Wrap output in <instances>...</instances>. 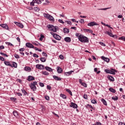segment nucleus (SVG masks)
Masks as SVG:
<instances>
[{
    "label": "nucleus",
    "instance_id": "nucleus-1",
    "mask_svg": "<svg viewBox=\"0 0 125 125\" xmlns=\"http://www.w3.org/2000/svg\"><path fill=\"white\" fill-rule=\"evenodd\" d=\"M78 40L81 42H88V38L83 36V35L80 34L78 37Z\"/></svg>",
    "mask_w": 125,
    "mask_h": 125
},
{
    "label": "nucleus",
    "instance_id": "nucleus-2",
    "mask_svg": "<svg viewBox=\"0 0 125 125\" xmlns=\"http://www.w3.org/2000/svg\"><path fill=\"white\" fill-rule=\"evenodd\" d=\"M38 84V82H33V83H31L30 85H29L30 88L33 91H36L37 90V87L36 85Z\"/></svg>",
    "mask_w": 125,
    "mask_h": 125
},
{
    "label": "nucleus",
    "instance_id": "nucleus-3",
    "mask_svg": "<svg viewBox=\"0 0 125 125\" xmlns=\"http://www.w3.org/2000/svg\"><path fill=\"white\" fill-rule=\"evenodd\" d=\"M43 15L45 18L50 20V21H54V18L53 17H52V16L45 13H43Z\"/></svg>",
    "mask_w": 125,
    "mask_h": 125
},
{
    "label": "nucleus",
    "instance_id": "nucleus-4",
    "mask_svg": "<svg viewBox=\"0 0 125 125\" xmlns=\"http://www.w3.org/2000/svg\"><path fill=\"white\" fill-rule=\"evenodd\" d=\"M35 3L41 4V3H42V1H41V0H33L30 3V5L35 6Z\"/></svg>",
    "mask_w": 125,
    "mask_h": 125
},
{
    "label": "nucleus",
    "instance_id": "nucleus-5",
    "mask_svg": "<svg viewBox=\"0 0 125 125\" xmlns=\"http://www.w3.org/2000/svg\"><path fill=\"white\" fill-rule=\"evenodd\" d=\"M50 34L52 35L53 37L58 41H60L61 40V37L53 32H50Z\"/></svg>",
    "mask_w": 125,
    "mask_h": 125
},
{
    "label": "nucleus",
    "instance_id": "nucleus-6",
    "mask_svg": "<svg viewBox=\"0 0 125 125\" xmlns=\"http://www.w3.org/2000/svg\"><path fill=\"white\" fill-rule=\"evenodd\" d=\"M36 68L39 70H43L44 69V65L42 64H38L36 65Z\"/></svg>",
    "mask_w": 125,
    "mask_h": 125
},
{
    "label": "nucleus",
    "instance_id": "nucleus-7",
    "mask_svg": "<svg viewBox=\"0 0 125 125\" xmlns=\"http://www.w3.org/2000/svg\"><path fill=\"white\" fill-rule=\"evenodd\" d=\"M98 23L94 21H92L87 24V26H89V27H93V26H98Z\"/></svg>",
    "mask_w": 125,
    "mask_h": 125
},
{
    "label": "nucleus",
    "instance_id": "nucleus-8",
    "mask_svg": "<svg viewBox=\"0 0 125 125\" xmlns=\"http://www.w3.org/2000/svg\"><path fill=\"white\" fill-rule=\"evenodd\" d=\"M69 106L70 107H71V108H73L74 109H77L78 108V105L73 102H71L70 103V104L69 105Z\"/></svg>",
    "mask_w": 125,
    "mask_h": 125
},
{
    "label": "nucleus",
    "instance_id": "nucleus-9",
    "mask_svg": "<svg viewBox=\"0 0 125 125\" xmlns=\"http://www.w3.org/2000/svg\"><path fill=\"white\" fill-rule=\"evenodd\" d=\"M25 46L26 47H28V48H35V47L33 46V45L29 42L26 43Z\"/></svg>",
    "mask_w": 125,
    "mask_h": 125
},
{
    "label": "nucleus",
    "instance_id": "nucleus-10",
    "mask_svg": "<svg viewBox=\"0 0 125 125\" xmlns=\"http://www.w3.org/2000/svg\"><path fill=\"white\" fill-rule=\"evenodd\" d=\"M104 34L108 35L109 37H111L112 38H115V35H113V34L109 31H105Z\"/></svg>",
    "mask_w": 125,
    "mask_h": 125
},
{
    "label": "nucleus",
    "instance_id": "nucleus-11",
    "mask_svg": "<svg viewBox=\"0 0 125 125\" xmlns=\"http://www.w3.org/2000/svg\"><path fill=\"white\" fill-rule=\"evenodd\" d=\"M15 24H16V25H17V26H18L19 27H20V28H23L24 25H23V24H22L20 22H14Z\"/></svg>",
    "mask_w": 125,
    "mask_h": 125
},
{
    "label": "nucleus",
    "instance_id": "nucleus-12",
    "mask_svg": "<svg viewBox=\"0 0 125 125\" xmlns=\"http://www.w3.org/2000/svg\"><path fill=\"white\" fill-rule=\"evenodd\" d=\"M72 73H74V71L71 70L70 71H68L67 72L64 73V76H71L72 75Z\"/></svg>",
    "mask_w": 125,
    "mask_h": 125
},
{
    "label": "nucleus",
    "instance_id": "nucleus-13",
    "mask_svg": "<svg viewBox=\"0 0 125 125\" xmlns=\"http://www.w3.org/2000/svg\"><path fill=\"white\" fill-rule=\"evenodd\" d=\"M0 26L2 27V28L5 29V30H8V26L6 24H0Z\"/></svg>",
    "mask_w": 125,
    "mask_h": 125
},
{
    "label": "nucleus",
    "instance_id": "nucleus-14",
    "mask_svg": "<svg viewBox=\"0 0 125 125\" xmlns=\"http://www.w3.org/2000/svg\"><path fill=\"white\" fill-rule=\"evenodd\" d=\"M101 59L105 61V62H109L110 61V59L109 58L105 57L104 56H102L101 57Z\"/></svg>",
    "mask_w": 125,
    "mask_h": 125
},
{
    "label": "nucleus",
    "instance_id": "nucleus-15",
    "mask_svg": "<svg viewBox=\"0 0 125 125\" xmlns=\"http://www.w3.org/2000/svg\"><path fill=\"white\" fill-rule=\"evenodd\" d=\"M27 81L28 82H31V81H35V77L32 76H29L28 77Z\"/></svg>",
    "mask_w": 125,
    "mask_h": 125
},
{
    "label": "nucleus",
    "instance_id": "nucleus-16",
    "mask_svg": "<svg viewBox=\"0 0 125 125\" xmlns=\"http://www.w3.org/2000/svg\"><path fill=\"white\" fill-rule=\"evenodd\" d=\"M24 69V71H26V72H31L32 70L31 67L29 66H25Z\"/></svg>",
    "mask_w": 125,
    "mask_h": 125
},
{
    "label": "nucleus",
    "instance_id": "nucleus-17",
    "mask_svg": "<svg viewBox=\"0 0 125 125\" xmlns=\"http://www.w3.org/2000/svg\"><path fill=\"white\" fill-rule=\"evenodd\" d=\"M53 25H51V24H48L46 26V27L48 28V29L52 31V29L53 28Z\"/></svg>",
    "mask_w": 125,
    "mask_h": 125
},
{
    "label": "nucleus",
    "instance_id": "nucleus-18",
    "mask_svg": "<svg viewBox=\"0 0 125 125\" xmlns=\"http://www.w3.org/2000/svg\"><path fill=\"white\" fill-rule=\"evenodd\" d=\"M116 73H117V70L114 69H111L110 70V74L111 75H116Z\"/></svg>",
    "mask_w": 125,
    "mask_h": 125
},
{
    "label": "nucleus",
    "instance_id": "nucleus-19",
    "mask_svg": "<svg viewBox=\"0 0 125 125\" xmlns=\"http://www.w3.org/2000/svg\"><path fill=\"white\" fill-rule=\"evenodd\" d=\"M64 40L65 42H71V38L70 37H65Z\"/></svg>",
    "mask_w": 125,
    "mask_h": 125
},
{
    "label": "nucleus",
    "instance_id": "nucleus-20",
    "mask_svg": "<svg viewBox=\"0 0 125 125\" xmlns=\"http://www.w3.org/2000/svg\"><path fill=\"white\" fill-rule=\"evenodd\" d=\"M53 78L55 80V81H61V78L60 77H58L57 76L54 75L53 76Z\"/></svg>",
    "mask_w": 125,
    "mask_h": 125
},
{
    "label": "nucleus",
    "instance_id": "nucleus-21",
    "mask_svg": "<svg viewBox=\"0 0 125 125\" xmlns=\"http://www.w3.org/2000/svg\"><path fill=\"white\" fill-rule=\"evenodd\" d=\"M57 30H58V27L54 26L53 27L52 32H54V33H56V32H57Z\"/></svg>",
    "mask_w": 125,
    "mask_h": 125
},
{
    "label": "nucleus",
    "instance_id": "nucleus-22",
    "mask_svg": "<svg viewBox=\"0 0 125 125\" xmlns=\"http://www.w3.org/2000/svg\"><path fill=\"white\" fill-rule=\"evenodd\" d=\"M57 70L58 74H61V73H62V71H63L62 68H61L60 66L57 67Z\"/></svg>",
    "mask_w": 125,
    "mask_h": 125
},
{
    "label": "nucleus",
    "instance_id": "nucleus-23",
    "mask_svg": "<svg viewBox=\"0 0 125 125\" xmlns=\"http://www.w3.org/2000/svg\"><path fill=\"white\" fill-rule=\"evenodd\" d=\"M4 63L6 66H10V67H12V64H11L9 62L5 61Z\"/></svg>",
    "mask_w": 125,
    "mask_h": 125
},
{
    "label": "nucleus",
    "instance_id": "nucleus-24",
    "mask_svg": "<svg viewBox=\"0 0 125 125\" xmlns=\"http://www.w3.org/2000/svg\"><path fill=\"white\" fill-rule=\"evenodd\" d=\"M69 29L67 28H63V32L64 33V34H69Z\"/></svg>",
    "mask_w": 125,
    "mask_h": 125
},
{
    "label": "nucleus",
    "instance_id": "nucleus-25",
    "mask_svg": "<svg viewBox=\"0 0 125 125\" xmlns=\"http://www.w3.org/2000/svg\"><path fill=\"white\" fill-rule=\"evenodd\" d=\"M13 114L14 117H16V118H17V117H18V112L16 110H15L13 112Z\"/></svg>",
    "mask_w": 125,
    "mask_h": 125
},
{
    "label": "nucleus",
    "instance_id": "nucleus-26",
    "mask_svg": "<svg viewBox=\"0 0 125 125\" xmlns=\"http://www.w3.org/2000/svg\"><path fill=\"white\" fill-rule=\"evenodd\" d=\"M33 9H34V11H35V12H39V11H40L41 10L40 8H39V7H34Z\"/></svg>",
    "mask_w": 125,
    "mask_h": 125
},
{
    "label": "nucleus",
    "instance_id": "nucleus-27",
    "mask_svg": "<svg viewBox=\"0 0 125 125\" xmlns=\"http://www.w3.org/2000/svg\"><path fill=\"white\" fill-rule=\"evenodd\" d=\"M45 69L46 70V71H48L49 72H52V68L48 66H45Z\"/></svg>",
    "mask_w": 125,
    "mask_h": 125
},
{
    "label": "nucleus",
    "instance_id": "nucleus-28",
    "mask_svg": "<svg viewBox=\"0 0 125 125\" xmlns=\"http://www.w3.org/2000/svg\"><path fill=\"white\" fill-rule=\"evenodd\" d=\"M101 101L103 103L104 105H105V106H107V102H106V100H105V99H102Z\"/></svg>",
    "mask_w": 125,
    "mask_h": 125
},
{
    "label": "nucleus",
    "instance_id": "nucleus-29",
    "mask_svg": "<svg viewBox=\"0 0 125 125\" xmlns=\"http://www.w3.org/2000/svg\"><path fill=\"white\" fill-rule=\"evenodd\" d=\"M108 89H109V91H110V92H112V93H116V90H115L113 88H109Z\"/></svg>",
    "mask_w": 125,
    "mask_h": 125
},
{
    "label": "nucleus",
    "instance_id": "nucleus-30",
    "mask_svg": "<svg viewBox=\"0 0 125 125\" xmlns=\"http://www.w3.org/2000/svg\"><path fill=\"white\" fill-rule=\"evenodd\" d=\"M111 99H112V100H114V101H117L118 99H119V97H118V96H115L112 97Z\"/></svg>",
    "mask_w": 125,
    "mask_h": 125
},
{
    "label": "nucleus",
    "instance_id": "nucleus-31",
    "mask_svg": "<svg viewBox=\"0 0 125 125\" xmlns=\"http://www.w3.org/2000/svg\"><path fill=\"white\" fill-rule=\"evenodd\" d=\"M40 60L42 62H44L46 61V59L45 58H41Z\"/></svg>",
    "mask_w": 125,
    "mask_h": 125
},
{
    "label": "nucleus",
    "instance_id": "nucleus-32",
    "mask_svg": "<svg viewBox=\"0 0 125 125\" xmlns=\"http://www.w3.org/2000/svg\"><path fill=\"white\" fill-rule=\"evenodd\" d=\"M66 91H67V92H68V93H69V94L71 96H73V94H72V91H71L70 90V89H66Z\"/></svg>",
    "mask_w": 125,
    "mask_h": 125
},
{
    "label": "nucleus",
    "instance_id": "nucleus-33",
    "mask_svg": "<svg viewBox=\"0 0 125 125\" xmlns=\"http://www.w3.org/2000/svg\"><path fill=\"white\" fill-rule=\"evenodd\" d=\"M85 32L87 33H90L91 34H92L93 33V31L91 30V29H85Z\"/></svg>",
    "mask_w": 125,
    "mask_h": 125
},
{
    "label": "nucleus",
    "instance_id": "nucleus-34",
    "mask_svg": "<svg viewBox=\"0 0 125 125\" xmlns=\"http://www.w3.org/2000/svg\"><path fill=\"white\" fill-rule=\"evenodd\" d=\"M109 80L111 81V82H114L115 81V79H114V77L112 76H109L108 78Z\"/></svg>",
    "mask_w": 125,
    "mask_h": 125
},
{
    "label": "nucleus",
    "instance_id": "nucleus-35",
    "mask_svg": "<svg viewBox=\"0 0 125 125\" xmlns=\"http://www.w3.org/2000/svg\"><path fill=\"white\" fill-rule=\"evenodd\" d=\"M61 97H62L63 99H66L67 98V96L63 94H61Z\"/></svg>",
    "mask_w": 125,
    "mask_h": 125
},
{
    "label": "nucleus",
    "instance_id": "nucleus-36",
    "mask_svg": "<svg viewBox=\"0 0 125 125\" xmlns=\"http://www.w3.org/2000/svg\"><path fill=\"white\" fill-rule=\"evenodd\" d=\"M21 91L22 93H24V95H27V94H28V93H27L24 89H21Z\"/></svg>",
    "mask_w": 125,
    "mask_h": 125
},
{
    "label": "nucleus",
    "instance_id": "nucleus-37",
    "mask_svg": "<svg viewBox=\"0 0 125 125\" xmlns=\"http://www.w3.org/2000/svg\"><path fill=\"white\" fill-rule=\"evenodd\" d=\"M12 67H14V68H17V63H16V62H13Z\"/></svg>",
    "mask_w": 125,
    "mask_h": 125
},
{
    "label": "nucleus",
    "instance_id": "nucleus-38",
    "mask_svg": "<svg viewBox=\"0 0 125 125\" xmlns=\"http://www.w3.org/2000/svg\"><path fill=\"white\" fill-rule=\"evenodd\" d=\"M42 75H45L46 76H48V75H49V73H48V72L46 71H43Z\"/></svg>",
    "mask_w": 125,
    "mask_h": 125
},
{
    "label": "nucleus",
    "instance_id": "nucleus-39",
    "mask_svg": "<svg viewBox=\"0 0 125 125\" xmlns=\"http://www.w3.org/2000/svg\"><path fill=\"white\" fill-rule=\"evenodd\" d=\"M14 57L16 58V59H19V58H20V57L17 54L14 55Z\"/></svg>",
    "mask_w": 125,
    "mask_h": 125
},
{
    "label": "nucleus",
    "instance_id": "nucleus-40",
    "mask_svg": "<svg viewBox=\"0 0 125 125\" xmlns=\"http://www.w3.org/2000/svg\"><path fill=\"white\" fill-rule=\"evenodd\" d=\"M0 54L1 55H2V56H5V57H8V56L7 55H6V54H4V53H3L2 52H0Z\"/></svg>",
    "mask_w": 125,
    "mask_h": 125
},
{
    "label": "nucleus",
    "instance_id": "nucleus-41",
    "mask_svg": "<svg viewBox=\"0 0 125 125\" xmlns=\"http://www.w3.org/2000/svg\"><path fill=\"white\" fill-rule=\"evenodd\" d=\"M119 40H121V41H123L124 42H125V37L123 36L122 37L119 38Z\"/></svg>",
    "mask_w": 125,
    "mask_h": 125
},
{
    "label": "nucleus",
    "instance_id": "nucleus-42",
    "mask_svg": "<svg viewBox=\"0 0 125 125\" xmlns=\"http://www.w3.org/2000/svg\"><path fill=\"white\" fill-rule=\"evenodd\" d=\"M79 22L80 23H81V24H83V23H84V20L81 19L79 20Z\"/></svg>",
    "mask_w": 125,
    "mask_h": 125
},
{
    "label": "nucleus",
    "instance_id": "nucleus-43",
    "mask_svg": "<svg viewBox=\"0 0 125 125\" xmlns=\"http://www.w3.org/2000/svg\"><path fill=\"white\" fill-rule=\"evenodd\" d=\"M43 38H44V36H43L42 34H41V37L40 38V41H42V40H43Z\"/></svg>",
    "mask_w": 125,
    "mask_h": 125
},
{
    "label": "nucleus",
    "instance_id": "nucleus-44",
    "mask_svg": "<svg viewBox=\"0 0 125 125\" xmlns=\"http://www.w3.org/2000/svg\"><path fill=\"white\" fill-rule=\"evenodd\" d=\"M107 9H110V7L98 9V10H106Z\"/></svg>",
    "mask_w": 125,
    "mask_h": 125
},
{
    "label": "nucleus",
    "instance_id": "nucleus-45",
    "mask_svg": "<svg viewBox=\"0 0 125 125\" xmlns=\"http://www.w3.org/2000/svg\"><path fill=\"white\" fill-rule=\"evenodd\" d=\"M91 103H92L93 104H96V103H97V102H96L95 100H92L91 101Z\"/></svg>",
    "mask_w": 125,
    "mask_h": 125
},
{
    "label": "nucleus",
    "instance_id": "nucleus-46",
    "mask_svg": "<svg viewBox=\"0 0 125 125\" xmlns=\"http://www.w3.org/2000/svg\"><path fill=\"white\" fill-rule=\"evenodd\" d=\"M82 84L84 87H87V84H86L85 83H83Z\"/></svg>",
    "mask_w": 125,
    "mask_h": 125
},
{
    "label": "nucleus",
    "instance_id": "nucleus-47",
    "mask_svg": "<svg viewBox=\"0 0 125 125\" xmlns=\"http://www.w3.org/2000/svg\"><path fill=\"white\" fill-rule=\"evenodd\" d=\"M100 44L102 45V46H106V44H105V43H104L103 42H100Z\"/></svg>",
    "mask_w": 125,
    "mask_h": 125
},
{
    "label": "nucleus",
    "instance_id": "nucleus-48",
    "mask_svg": "<svg viewBox=\"0 0 125 125\" xmlns=\"http://www.w3.org/2000/svg\"><path fill=\"white\" fill-rule=\"evenodd\" d=\"M42 55L43 56H45V57H47V54L46 53H45L44 52H43L42 53Z\"/></svg>",
    "mask_w": 125,
    "mask_h": 125
},
{
    "label": "nucleus",
    "instance_id": "nucleus-49",
    "mask_svg": "<svg viewBox=\"0 0 125 125\" xmlns=\"http://www.w3.org/2000/svg\"><path fill=\"white\" fill-rule=\"evenodd\" d=\"M39 85H40V86H41V87H43V86H44V84H43V83H40Z\"/></svg>",
    "mask_w": 125,
    "mask_h": 125
},
{
    "label": "nucleus",
    "instance_id": "nucleus-50",
    "mask_svg": "<svg viewBox=\"0 0 125 125\" xmlns=\"http://www.w3.org/2000/svg\"><path fill=\"white\" fill-rule=\"evenodd\" d=\"M104 72H106L107 74H110V70L109 69H105Z\"/></svg>",
    "mask_w": 125,
    "mask_h": 125
},
{
    "label": "nucleus",
    "instance_id": "nucleus-51",
    "mask_svg": "<svg viewBox=\"0 0 125 125\" xmlns=\"http://www.w3.org/2000/svg\"><path fill=\"white\" fill-rule=\"evenodd\" d=\"M65 23H66V24H68V25H72V22H71V21H65Z\"/></svg>",
    "mask_w": 125,
    "mask_h": 125
},
{
    "label": "nucleus",
    "instance_id": "nucleus-52",
    "mask_svg": "<svg viewBox=\"0 0 125 125\" xmlns=\"http://www.w3.org/2000/svg\"><path fill=\"white\" fill-rule=\"evenodd\" d=\"M33 57H36L37 58H39V55L37 54H33Z\"/></svg>",
    "mask_w": 125,
    "mask_h": 125
},
{
    "label": "nucleus",
    "instance_id": "nucleus-53",
    "mask_svg": "<svg viewBox=\"0 0 125 125\" xmlns=\"http://www.w3.org/2000/svg\"><path fill=\"white\" fill-rule=\"evenodd\" d=\"M59 58L62 60H63V59H64V56H63V55H60V56H59Z\"/></svg>",
    "mask_w": 125,
    "mask_h": 125
},
{
    "label": "nucleus",
    "instance_id": "nucleus-54",
    "mask_svg": "<svg viewBox=\"0 0 125 125\" xmlns=\"http://www.w3.org/2000/svg\"><path fill=\"white\" fill-rule=\"evenodd\" d=\"M19 51H21V52L25 51V48H21V49H19Z\"/></svg>",
    "mask_w": 125,
    "mask_h": 125
},
{
    "label": "nucleus",
    "instance_id": "nucleus-55",
    "mask_svg": "<svg viewBox=\"0 0 125 125\" xmlns=\"http://www.w3.org/2000/svg\"><path fill=\"white\" fill-rule=\"evenodd\" d=\"M47 88L49 90H50L51 89V86H50V85H47Z\"/></svg>",
    "mask_w": 125,
    "mask_h": 125
},
{
    "label": "nucleus",
    "instance_id": "nucleus-56",
    "mask_svg": "<svg viewBox=\"0 0 125 125\" xmlns=\"http://www.w3.org/2000/svg\"><path fill=\"white\" fill-rule=\"evenodd\" d=\"M45 99L46 100H47V101H48L49 100V97L48 96H46L45 97Z\"/></svg>",
    "mask_w": 125,
    "mask_h": 125
},
{
    "label": "nucleus",
    "instance_id": "nucleus-57",
    "mask_svg": "<svg viewBox=\"0 0 125 125\" xmlns=\"http://www.w3.org/2000/svg\"><path fill=\"white\" fill-rule=\"evenodd\" d=\"M83 98H84V99H87V95L86 94H84L83 95Z\"/></svg>",
    "mask_w": 125,
    "mask_h": 125
},
{
    "label": "nucleus",
    "instance_id": "nucleus-58",
    "mask_svg": "<svg viewBox=\"0 0 125 125\" xmlns=\"http://www.w3.org/2000/svg\"><path fill=\"white\" fill-rule=\"evenodd\" d=\"M59 22H60V23H62V24H64V21H63L62 20H59Z\"/></svg>",
    "mask_w": 125,
    "mask_h": 125
},
{
    "label": "nucleus",
    "instance_id": "nucleus-59",
    "mask_svg": "<svg viewBox=\"0 0 125 125\" xmlns=\"http://www.w3.org/2000/svg\"><path fill=\"white\" fill-rule=\"evenodd\" d=\"M0 60L2 61H4V58L1 56H0Z\"/></svg>",
    "mask_w": 125,
    "mask_h": 125
},
{
    "label": "nucleus",
    "instance_id": "nucleus-60",
    "mask_svg": "<svg viewBox=\"0 0 125 125\" xmlns=\"http://www.w3.org/2000/svg\"><path fill=\"white\" fill-rule=\"evenodd\" d=\"M11 100H12V101H15L16 100V98L12 97L11 98Z\"/></svg>",
    "mask_w": 125,
    "mask_h": 125
},
{
    "label": "nucleus",
    "instance_id": "nucleus-61",
    "mask_svg": "<svg viewBox=\"0 0 125 125\" xmlns=\"http://www.w3.org/2000/svg\"><path fill=\"white\" fill-rule=\"evenodd\" d=\"M87 106H89L90 108H91L93 110V109H94V108L93 107V106H92L90 104H87Z\"/></svg>",
    "mask_w": 125,
    "mask_h": 125
},
{
    "label": "nucleus",
    "instance_id": "nucleus-62",
    "mask_svg": "<svg viewBox=\"0 0 125 125\" xmlns=\"http://www.w3.org/2000/svg\"><path fill=\"white\" fill-rule=\"evenodd\" d=\"M119 125H125V124L122 122H120Z\"/></svg>",
    "mask_w": 125,
    "mask_h": 125
},
{
    "label": "nucleus",
    "instance_id": "nucleus-63",
    "mask_svg": "<svg viewBox=\"0 0 125 125\" xmlns=\"http://www.w3.org/2000/svg\"><path fill=\"white\" fill-rule=\"evenodd\" d=\"M96 125H102V124H101V123H100V122H96Z\"/></svg>",
    "mask_w": 125,
    "mask_h": 125
},
{
    "label": "nucleus",
    "instance_id": "nucleus-64",
    "mask_svg": "<svg viewBox=\"0 0 125 125\" xmlns=\"http://www.w3.org/2000/svg\"><path fill=\"white\" fill-rule=\"evenodd\" d=\"M17 94L18 96H22V94L21 93H17Z\"/></svg>",
    "mask_w": 125,
    "mask_h": 125
}]
</instances>
